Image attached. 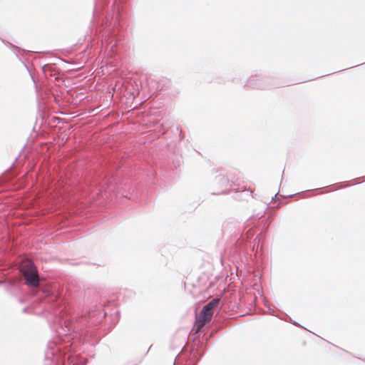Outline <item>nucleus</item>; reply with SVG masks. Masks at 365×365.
Listing matches in <instances>:
<instances>
[{
    "mask_svg": "<svg viewBox=\"0 0 365 365\" xmlns=\"http://www.w3.org/2000/svg\"><path fill=\"white\" fill-rule=\"evenodd\" d=\"M218 304L219 299H214L202 308L199 315L196 317L193 327L195 334L199 333L205 324L211 320L213 315V309Z\"/></svg>",
    "mask_w": 365,
    "mask_h": 365,
    "instance_id": "1",
    "label": "nucleus"
},
{
    "mask_svg": "<svg viewBox=\"0 0 365 365\" xmlns=\"http://www.w3.org/2000/svg\"><path fill=\"white\" fill-rule=\"evenodd\" d=\"M20 271L28 285L31 287L38 286L39 277L33 262L28 259H24L20 266Z\"/></svg>",
    "mask_w": 365,
    "mask_h": 365,
    "instance_id": "2",
    "label": "nucleus"
}]
</instances>
